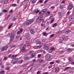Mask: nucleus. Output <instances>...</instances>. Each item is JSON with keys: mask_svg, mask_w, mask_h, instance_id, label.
<instances>
[{"mask_svg": "<svg viewBox=\"0 0 74 74\" xmlns=\"http://www.w3.org/2000/svg\"><path fill=\"white\" fill-rule=\"evenodd\" d=\"M30 32L31 34H33L34 33V30L33 29H32L31 30Z\"/></svg>", "mask_w": 74, "mask_h": 74, "instance_id": "20", "label": "nucleus"}, {"mask_svg": "<svg viewBox=\"0 0 74 74\" xmlns=\"http://www.w3.org/2000/svg\"><path fill=\"white\" fill-rule=\"evenodd\" d=\"M18 58H15L12 61L11 63L13 64H15V63H16L18 62Z\"/></svg>", "mask_w": 74, "mask_h": 74, "instance_id": "1", "label": "nucleus"}, {"mask_svg": "<svg viewBox=\"0 0 74 74\" xmlns=\"http://www.w3.org/2000/svg\"><path fill=\"white\" fill-rule=\"evenodd\" d=\"M59 68H58V67L56 68L55 71L56 73H58V71H59Z\"/></svg>", "mask_w": 74, "mask_h": 74, "instance_id": "21", "label": "nucleus"}, {"mask_svg": "<svg viewBox=\"0 0 74 74\" xmlns=\"http://www.w3.org/2000/svg\"><path fill=\"white\" fill-rule=\"evenodd\" d=\"M41 54H38V58H40V56H41Z\"/></svg>", "mask_w": 74, "mask_h": 74, "instance_id": "51", "label": "nucleus"}, {"mask_svg": "<svg viewBox=\"0 0 74 74\" xmlns=\"http://www.w3.org/2000/svg\"><path fill=\"white\" fill-rule=\"evenodd\" d=\"M57 26V23H56L54 24L53 25V27H56Z\"/></svg>", "mask_w": 74, "mask_h": 74, "instance_id": "27", "label": "nucleus"}, {"mask_svg": "<svg viewBox=\"0 0 74 74\" xmlns=\"http://www.w3.org/2000/svg\"><path fill=\"white\" fill-rule=\"evenodd\" d=\"M48 0H46L44 3V4H45V3H47V2H48Z\"/></svg>", "mask_w": 74, "mask_h": 74, "instance_id": "47", "label": "nucleus"}, {"mask_svg": "<svg viewBox=\"0 0 74 74\" xmlns=\"http://www.w3.org/2000/svg\"><path fill=\"white\" fill-rule=\"evenodd\" d=\"M39 2L40 3H42V0H41L39 1Z\"/></svg>", "mask_w": 74, "mask_h": 74, "instance_id": "56", "label": "nucleus"}, {"mask_svg": "<svg viewBox=\"0 0 74 74\" xmlns=\"http://www.w3.org/2000/svg\"><path fill=\"white\" fill-rule=\"evenodd\" d=\"M8 35H10H10H11V36H10L11 37V41H12L13 40H14V36H15V35L14 34H8Z\"/></svg>", "mask_w": 74, "mask_h": 74, "instance_id": "3", "label": "nucleus"}, {"mask_svg": "<svg viewBox=\"0 0 74 74\" xmlns=\"http://www.w3.org/2000/svg\"><path fill=\"white\" fill-rule=\"evenodd\" d=\"M52 67V65H50L49 66L48 68L49 69H51Z\"/></svg>", "mask_w": 74, "mask_h": 74, "instance_id": "46", "label": "nucleus"}, {"mask_svg": "<svg viewBox=\"0 0 74 74\" xmlns=\"http://www.w3.org/2000/svg\"><path fill=\"white\" fill-rule=\"evenodd\" d=\"M63 5H61L60 6V8H63Z\"/></svg>", "mask_w": 74, "mask_h": 74, "instance_id": "50", "label": "nucleus"}, {"mask_svg": "<svg viewBox=\"0 0 74 74\" xmlns=\"http://www.w3.org/2000/svg\"><path fill=\"white\" fill-rule=\"evenodd\" d=\"M73 51V50L70 48L68 49L67 50V52H71V51Z\"/></svg>", "mask_w": 74, "mask_h": 74, "instance_id": "23", "label": "nucleus"}, {"mask_svg": "<svg viewBox=\"0 0 74 74\" xmlns=\"http://www.w3.org/2000/svg\"><path fill=\"white\" fill-rule=\"evenodd\" d=\"M42 47V45L36 46L34 47V49H40V48H41Z\"/></svg>", "mask_w": 74, "mask_h": 74, "instance_id": "9", "label": "nucleus"}, {"mask_svg": "<svg viewBox=\"0 0 74 74\" xmlns=\"http://www.w3.org/2000/svg\"><path fill=\"white\" fill-rule=\"evenodd\" d=\"M56 63H58L59 62H60V61L59 60H56Z\"/></svg>", "mask_w": 74, "mask_h": 74, "instance_id": "49", "label": "nucleus"}, {"mask_svg": "<svg viewBox=\"0 0 74 74\" xmlns=\"http://www.w3.org/2000/svg\"><path fill=\"white\" fill-rule=\"evenodd\" d=\"M8 59V58H7V57H5L4 58V60H7V59Z\"/></svg>", "mask_w": 74, "mask_h": 74, "instance_id": "40", "label": "nucleus"}, {"mask_svg": "<svg viewBox=\"0 0 74 74\" xmlns=\"http://www.w3.org/2000/svg\"><path fill=\"white\" fill-rule=\"evenodd\" d=\"M47 14H48L49 15H50V12H47Z\"/></svg>", "mask_w": 74, "mask_h": 74, "instance_id": "55", "label": "nucleus"}, {"mask_svg": "<svg viewBox=\"0 0 74 74\" xmlns=\"http://www.w3.org/2000/svg\"><path fill=\"white\" fill-rule=\"evenodd\" d=\"M71 47H74V45L73 44L71 45Z\"/></svg>", "mask_w": 74, "mask_h": 74, "instance_id": "58", "label": "nucleus"}, {"mask_svg": "<svg viewBox=\"0 0 74 74\" xmlns=\"http://www.w3.org/2000/svg\"><path fill=\"white\" fill-rule=\"evenodd\" d=\"M46 57L47 58H50L51 57V55L49 54H47L46 56Z\"/></svg>", "mask_w": 74, "mask_h": 74, "instance_id": "16", "label": "nucleus"}, {"mask_svg": "<svg viewBox=\"0 0 74 74\" xmlns=\"http://www.w3.org/2000/svg\"><path fill=\"white\" fill-rule=\"evenodd\" d=\"M17 18H17V16H14L13 19V21H15V20H16V19H17Z\"/></svg>", "mask_w": 74, "mask_h": 74, "instance_id": "18", "label": "nucleus"}, {"mask_svg": "<svg viewBox=\"0 0 74 74\" xmlns=\"http://www.w3.org/2000/svg\"><path fill=\"white\" fill-rule=\"evenodd\" d=\"M30 58V57H26L25 58H24V60H27L29 59Z\"/></svg>", "mask_w": 74, "mask_h": 74, "instance_id": "26", "label": "nucleus"}, {"mask_svg": "<svg viewBox=\"0 0 74 74\" xmlns=\"http://www.w3.org/2000/svg\"><path fill=\"white\" fill-rule=\"evenodd\" d=\"M8 11L7 10H3V12H7Z\"/></svg>", "mask_w": 74, "mask_h": 74, "instance_id": "30", "label": "nucleus"}, {"mask_svg": "<svg viewBox=\"0 0 74 74\" xmlns=\"http://www.w3.org/2000/svg\"><path fill=\"white\" fill-rule=\"evenodd\" d=\"M38 44H41V42L39 41V42H38Z\"/></svg>", "mask_w": 74, "mask_h": 74, "instance_id": "63", "label": "nucleus"}, {"mask_svg": "<svg viewBox=\"0 0 74 74\" xmlns=\"http://www.w3.org/2000/svg\"><path fill=\"white\" fill-rule=\"evenodd\" d=\"M39 18H41V17H39L37 19L36 21L37 22H41V19H39Z\"/></svg>", "mask_w": 74, "mask_h": 74, "instance_id": "15", "label": "nucleus"}, {"mask_svg": "<svg viewBox=\"0 0 74 74\" xmlns=\"http://www.w3.org/2000/svg\"><path fill=\"white\" fill-rule=\"evenodd\" d=\"M8 1V0H5L4 3V4H6V3H7Z\"/></svg>", "mask_w": 74, "mask_h": 74, "instance_id": "39", "label": "nucleus"}, {"mask_svg": "<svg viewBox=\"0 0 74 74\" xmlns=\"http://www.w3.org/2000/svg\"><path fill=\"white\" fill-rule=\"evenodd\" d=\"M44 62V60H42L39 61V63H43Z\"/></svg>", "mask_w": 74, "mask_h": 74, "instance_id": "35", "label": "nucleus"}, {"mask_svg": "<svg viewBox=\"0 0 74 74\" xmlns=\"http://www.w3.org/2000/svg\"><path fill=\"white\" fill-rule=\"evenodd\" d=\"M8 48V46H6L5 47H3L2 49V51H5Z\"/></svg>", "mask_w": 74, "mask_h": 74, "instance_id": "10", "label": "nucleus"}, {"mask_svg": "<svg viewBox=\"0 0 74 74\" xmlns=\"http://www.w3.org/2000/svg\"><path fill=\"white\" fill-rule=\"evenodd\" d=\"M29 23H30V24H31V23H33V22H34V19H32L29 20Z\"/></svg>", "mask_w": 74, "mask_h": 74, "instance_id": "14", "label": "nucleus"}, {"mask_svg": "<svg viewBox=\"0 0 74 74\" xmlns=\"http://www.w3.org/2000/svg\"><path fill=\"white\" fill-rule=\"evenodd\" d=\"M28 64V63H26L23 66H27V65Z\"/></svg>", "mask_w": 74, "mask_h": 74, "instance_id": "48", "label": "nucleus"}, {"mask_svg": "<svg viewBox=\"0 0 74 74\" xmlns=\"http://www.w3.org/2000/svg\"><path fill=\"white\" fill-rule=\"evenodd\" d=\"M16 5V4H13L12 5V6H13V7H15Z\"/></svg>", "mask_w": 74, "mask_h": 74, "instance_id": "43", "label": "nucleus"}, {"mask_svg": "<svg viewBox=\"0 0 74 74\" xmlns=\"http://www.w3.org/2000/svg\"><path fill=\"white\" fill-rule=\"evenodd\" d=\"M69 60L70 61V62H73V60H72V59L71 58H69Z\"/></svg>", "mask_w": 74, "mask_h": 74, "instance_id": "38", "label": "nucleus"}, {"mask_svg": "<svg viewBox=\"0 0 74 74\" xmlns=\"http://www.w3.org/2000/svg\"><path fill=\"white\" fill-rule=\"evenodd\" d=\"M73 5L71 3H70L69 5V7H68V10H71L73 8Z\"/></svg>", "mask_w": 74, "mask_h": 74, "instance_id": "2", "label": "nucleus"}, {"mask_svg": "<svg viewBox=\"0 0 74 74\" xmlns=\"http://www.w3.org/2000/svg\"><path fill=\"white\" fill-rule=\"evenodd\" d=\"M43 35H44V36H47V35H48V34L45 33V32H44L43 33Z\"/></svg>", "mask_w": 74, "mask_h": 74, "instance_id": "28", "label": "nucleus"}, {"mask_svg": "<svg viewBox=\"0 0 74 74\" xmlns=\"http://www.w3.org/2000/svg\"><path fill=\"white\" fill-rule=\"evenodd\" d=\"M36 0H33L32 1V3H35L36 2Z\"/></svg>", "mask_w": 74, "mask_h": 74, "instance_id": "36", "label": "nucleus"}, {"mask_svg": "<svg viewBox=\"0 0 74 74\" xmlns=\"http://www.w3.org/2000/svg\"><path fill=\"white\" fill-rule=\"evenodd\" d=\"M51 8L52 9L55 8V7L53 6H52L51 7Z\"/></svg>", "mask_w": 74, "mask_h": 74, "instance_id": "53", "label": "nucleus"}, {"mask_svg": "<svg viewBox=\"0 0 74 74\" xmlns=\"http://www.w3.org/2000/svg\"><path fill=\"white\" fill-rule=\"evenodd\" d=\"M45 22H46V21L45 20H43L42 21V23H45Z\"/></svg>", "mask_w": 74, "mask_h": 74, "instance_id": "54", "label": "nucleus"}, {"mask_svg": "<svg viewBox=\"0 0 74 74\" xmlns=\"http://www.w3.org/2000/svg\"><path fill=\"white\" fill-rule=\"evenodd\" d=\"M54 36V34H52V35H51L49 36V38H51V37H53Z\"/></svg>", "mask_w": 74, "mask_h": 74, "instance_id": "42", "label": "nucleus"}, {"mask_svg": "<svg viewBox=\"0 0 74 74\" xmlns=\"http://www.w3.org/2000/svg\"><path fill=\"white\" fill-rule=\"evenodd\" d=\"M64 51H60V54H62V53H64Z\"/></svg>", "mask_w": 74, "mask_h": 74, "instance_id": "34", "label": "nucleus"}, {"mask_svg": "<svg viewBox=\"0 0 74 74\" xmlns=\"http://www.w3.org/2000/svg\"><path fill=\"white\" fill-rule=\"evenodd\" d=\"M44 49L46 50L49 49V46L48 45H46L44 46Z\"/></svg>", "mask_w": 74, "mask_h": 74, "instance_id": "6", "label": "nucleus"}, {"mask_svg": "<svg viewBox=\"0 0 74 74\" xmlns=\"http://www.w3.org/2000/svg\"><path fill=\"white\" fill-rule=\"evenodd\" d=\"M33 52H34V51H30L28 53V55H32V54H33Z\"/></svg>", "mask_w": 74, "mask_h": 74, "instance_id": "17", "label": "nucleus"}, {"mask_svg": "<svg viewBox=\"0 0 74 74\" xmlns=\"http://www.w3.org/2000/svg\"><path fill=\"white\" fill-rule=\"evenodd\" d=\"M40 11V10H38V9H36L34 10L33 12V13L32 14H37Z\"/></svg>", "mask_w": 74, "mask_h": 74, "instance_id": "4", "label": "nucleus"}, {"mask_svg": "<svg viewBox=\"0 0 74 74\" xmlns=\"http://www.w3.org/2000/svg\"><path fill=\"white\" fill-rule=\"evenodd\" d=\"M69 19L70 21H74V16H71L69 18Z\"/></svg>", "mask_w": 74, "mask_h": 74, "instance_id": "8", "label": "nucleus"}, {"mask_svg": "<svg viewBox=\"0 0 74 74\" xmlns=\"http://www.w3.org/2000/svg\"><path fill=\"white\" fill-rule=\"evenodd\" d=\"M1 74H4V71H1L0 73Z\"/></svg>", "mask_w": 74, "mask_h": 74, "instance_id": "32", "label": "nucleus"}, {"mask_svg": "<svg viewBox=\"0 0 74 74\" xmlns=\"http://www.w3.org/2000/svg\"><path fill=\"white\" fill-rule=\"evenodd\" d=\"M25 46L23 47L21 49V51L22 52H23L25 50Z\"/></svg>", "mask_w": 74, "mask_h": 74, "instance_id": "13", "label": "nucleus"}, {"mask_svg": "<svg viewBox=\"0 0 74 74\" xmlns=\"http://www.w3.org/2000/svg\"><path fill=\"white\" fill-rule=\"evenodd\" d=\"M59 16L60 18H62V16L61 15H59Z\"/></svg>", "mask_w": 74, "mask_h": 74, "instance_id": "62", "label": "nucleus"}, {"mask_svg": "<svg viewBox=\"0 0 74 74\" xmlns=\"http://www.w3.org/2000/svg\"><path fill=\"white\" fill-rule=\"evenodd\" d=\"M5 69L7 70H10V68H9V67H8L5 68Z\"/></svg>", "mask_w": 74, "mask_h": 74, "instance_id": "45", "label": "nucleus"}, {"mask_svg": "<svg viewBox=\"0 0 74 74\" xmlns=\"http://www.w3.org/2000/svg\"><path fill=\"white\" fill-rule=\"evenodd\" d=\"M32 69V67H29L28 68V71H30Z\"/></svg>", "mask_w": 74, "mask_h": 74, "instance_id": "24", "label": "nucleus"}, {"mask_svg": "<svg viewBox=\"0 0 74 74\" xmlns=\"http://www.w3.org/2000/svg\"><path fill=\"white\" fill-rule=\"evenodd\" d=\"M40 73V71H38L37 72V74H39Z\"/></svg>", "mask_w": 74, "mask_h": 74, "instance_id": "57", "label": "nucleus"}, {"mask_svg": "<svg viewBox=\"0 0 74 74\" xmlns=\"http://www.w3.org/2000/svg\"><path fill=\"white\" fill-rule=\"evenodd\" d=\"M45 11H46V9H45L43 10L41 12H40L39 13V14L40 15H42V14H44Z\"/></svg>", "mask_w": 74, "mask_h": 74, "instance_id": "7", "label": "nucleus"}, {"mask_svg": "<svg viewBox=\"0 0 74 74\" xmlns=\"http://www.w3.org/2000/svg\"><path fill=\"white\" fill-rule=\"evenodd\" d=\"M60 40L61 41H63V40H64V38H62L61 39H60Z\"/></svg>", "mask_w": 74, "mask_h": 74, "instance_id": "33", "label": "nucleus"}, {"mask_svg": "<svg viewBox=\"0 0 74 74\" xmlns=\"http://www.w3.org/2000/svg\"><path fill=\"white\" fill-rule=\"evenodd\" d=\"M26 25H29L30 24L29 20L26 22Z\"/></svg>", "mask_w": 74, "mask_h": 74, "instance_id": "19", "label": "nucleus"}, {"mask_svg": "<svg viewBox=\"0 0 74 74\" xmlns=\"http://www.w3.org/2000/svg\"><path fill=\"white\" fill-rule=\"evenodd\" d=\"M54 21V19L53 18L51 21V22L50 23V24H51V23H52Z\"/></svg>", "mask_w": 74, "mask_h": 74, "instance_id": "29", "label": "nucleus"}, {"mask_svg": "<svg viewBox=\"0 0 74 74\" xmlns=\"http://www.w3.org/2000/svg\"><path fill=\"white\" fill-rule=\"evenodd\" d=\"M12 25H10L8 29H10V28H11V27H12Z\"/></svg>", "mask_w": 74, "mask_h": 74, "instance_id": "41", "label": "nucleus"}, {"mask_svg": "<svg viewBox=\"0 0 74 74\" xmlns=\"http://www.w3.org/2000/svg\"><path fill=\"white\" fill-rule=\"evenodd\" d=\"M23 60H20L18 61V63L19 64H21V63H23Z\"/></svg>", "mask_w": 74, "mask_h": 74, "instance_id": "25", "label": "nucleus"}, {"mask_svg": "<svg viewBox=\"0 0 74 74\" xmlns=\"http://www.w3.org/2000/svg\"><path fill=\"white\" fill-rule=\"evenodd\" d=\"M22 31H23V29L22 28H21L20 29V31H18L17 33V34H20V33H21L22 32Z\"/></svg>", "mask_w": 74, "mask_h": 74, "instance_id": "12", "label": "nucleus"}, {"mask_svg": "<svg viewBox=\"0 0 74 74\" xmlns=\"http://www.w3.org/2000/svg\"><path fill=\"white\" fill-rule=\"evenodd\" d=\"M18 55H12V54H10L8 56V57L9 58H10L11 57L12 59H13V58H15V57H16V56H17Z\"/></svg>", "mask_w": 74, "mask_h": 74, "instance_id": "5", "label": "nucleus"}, {"mask_svg": "<svg viewBox=\"0 0 74 74\" xmlns=\"http://www.w3.org/2000/svg\"><path fill=\"white\" fill-rule=\"evenodd\" d=\"M29 45H30V44L27 43L25 44V47H28V46H29Z\"/></svg>", "mask_w": 74, "mask_h": 74, "instance_id": "31", "label": "nucleus"}, {"mask_svg": "<svg viewBox=\"0 0 74 74\" xmlns=\"http://www.w3.org/2000/svg\"><path fill=\"white\" fill-rule=\"evenodd\" d=\"M55 49V48L53 47L51 48L49 50V52L51 53V52H52Z\"/></svg>", "mask_w": 74, "mask_h": 74, "instance_id": "11", "label": "nucleus"}, {"mask_svg": "<svg viewBox=\"0 0 74 74\" xmlns=\"http://www.w3.org/2000/svg\"><path fill=\"white\" fill-rule=\"evenodd\" d=\"M64 2H65V1L64 0V1H62V2H61V3H62V4L63 3H64Z\"/></svg>", "mask_w": 74, "mask_h": 74, "instance_id": "52", "label": "nucleus"}, {"mask_svg": "<svg viewBox=\"0 0 74 74\" xmlns=\"http://www.w3.org/2000/svg\"><path fill=\"white\" fill-rule=\"evenodd\" d=\"M50 64H54V62H50Z\"/></svg>", "mask_w": 74, "mask_h": 74, "instance_id": "44", "label": "nucleus"}, {"mask_svg": "<svg viewBox=\"0 0 74 74\" xmlns=\"http://www.w3.org/2000/svg\"><path fill=\"white\" fill-rule=\"evenodd\" d=\"M1 67L2 69H3V68H4V66H1Z\"/></svg>", "mask_w": 74, "mask_h": 74, "instance_id": "60", "label": "nucleus"}, {"mask_svg": "<svg viewBox=\"0 0 74 74\" xmlns=\"http://www.w3.org/2000/svg\"><path fill=\"white\" fill-rule=\"evenodd\" d=\"M69 67H67L65 68V69H69Z\"/></svg>", "mask_w": 74, "mask_h": 74, "instance_id": "61", "label": "nucleus"}, {"mask_svg": "<svg viewBox=\"0 0 74 74\" xmlns=\"http://www.w3.org/2000/svg\"><path fill=\"white\" fill-rule=\"evenodd\" d=\"M27 48H30V45L28 46L27 47Z\"/></svg>", "mask_w": 74, "mask_h": 74, "instance_id": "59", "label": "nucleus"}, {"mask_svg": "<svg viewBox=\"0 0 74 74\" xmlns=\"http://www.w3.org/2000/svg\"><path fill=\"white\" fill-rule=\"evenodd\" d=\"M48 72H46L45 73H43V74H48Z\"/></svg>", "mask_w": 74, "mask_h": 74, "instance_id": "64", "label": "nucleus"}, {"mask_svg": "<svg viewBox=\"0 0 74 74\" xmlns=\"http://www.w3.org/2000/svg\"><path fill=\"white\" fill-rule=\"evenodd\" d=\"M69 31H66L65 32V34L67 35L69 34Z\"/></svg>", "mask_w": 74, "mask_h": 74, "instance_id": "37", "label": "nucleus"}, {"mask_svg": "<svg viewBox=\"0 0 74 74\" xmlns=\"http://www.w3.org/2000/svg\"><path fill=\"white\" fill-rule=\"evenodd\" d=\"M35 56H36V54H33L31 56L30 58H34V57H35Z\"/></svg>", "mask_w": 74, "mask_h": 74, "instance_id": "22", "label": "nucleus"}]
</instances>
